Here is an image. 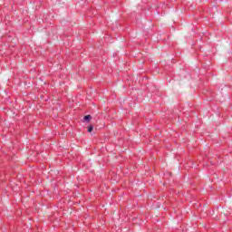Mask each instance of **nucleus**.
Segmentation results:
<instances>
[{
  "mask_svg": "<svg viewBox=\"0 0 232 232\" xmlns=\"http://www.w3.org/2000/svg\"><path fill=\"white\" fill-rule=\"evenodd\" d=\"M84 122H90L92 121V115L88 114L83 117Z\"/></svg>",
  "mask_w": 232,
  "mask_h": 232,
  "instance_id": "obj_1",
  "label": "nucleus"
},
{
  "mask_svg": "<svg viewBox=\"0 0 232 232\" xmlns=\"http://www.w3.org/2000/svg\"><path fill=\"white\" fill-rule=\"evenodd\" d=\"M88 133H92L93 131V125H90L87 129Z\"/></svg>",
  "mask_w": 232,
  "mask_h": 232,
  "instance_id": "obj_2",
  "label": "nucleus"
}]
</instances>
